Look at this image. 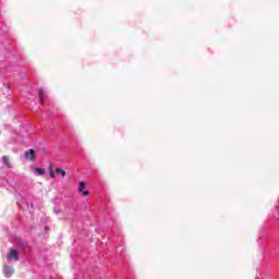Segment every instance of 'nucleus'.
Here are the masks:
<instances>
[{"instance_id": "f257e3e1", "label": "nucleus", "mask_w": 279, "mask_h": 279, "mask_svg": "<svg viewBox=\"0 0 279 279\" xmlns=\"http://www.w3.org/2000/svg\"><path fill=\"white\" fill-rule=\"evenodd\" d=\"M7 258L10 262L12 260L19 262L20 260L19 252H16V250L14 248H10L9 253L7 254Z\"/></svg>"}, {"instance_id": "f03ea898", "label": "nucleus", "mask_w": 279, "mask_h": 279, "mask_svg": "<svg viewBox=\"0 0 279 279\" xmlns=\"http://www.w3.org/2000/svg\"><path fill=\"white\" fill-rule=\"evenodd\" d=\"M24 156L26 160H32V162H34V160H36V150L29 149L25 151Z\"/></svg>"}, {"instance_id": "7ed1b4c3", "label": "nucleus", "mask_w": 279, "mask_h": 279, "mask_svg": "<svg viewBox=\"0 0 279 279\" xmlns=\"http://www.w3.org/2000/svg\"><path fill=\"white\" fill-rule=\"evenodd\" d=\"M3 271H4V275L7 276V278H11V276L14 274V268L4 266Z\"/></svg>"}, {"instance_id": "20e7f679", "label": "nucleus", "mask_w": 279, "mask_h": 279, "mask_svg": "<svg viewBox=\"0 0 279 279\" xmlns=\"http://www.w3.org/2000/svg\"><path fill=\"white\" fill-rule=\"evenodd\" d=\"M2 162L5 165V167H9V169L12 167L10 165V159L8 158V156L2 157Z\"/></svg>"}, {"instance_id": "39448f33", "label": "nucleus", "mask_w": 279, "mask_h": 279, "mask_svg": "<svg viewBox=\"0 0 279 279\" xmlns=\"http://www.w3.org/2000/svg\"><path fill=\"white\" fill-rule=\"evenodd\" d=\"M85 189H86V183H84L83 181H81V182L78 183V193H83Z\"/></svg>"}, {"instance_id": "423d86ee", "label": "nucleus", "mask_w": 279, "mask_h": 279, "mask_svg": "<svg viewBox=\"0 0 279 279\" xmlns=\"http://www.w3.org/2000/svg\"><path fill=\"white\" fill-rule=\"evenodd\" d=\"M34 171H36V173H38L39 175H45V173H47L44 168H35Z\"/></svg>"}, {"instance_id": "0eeeda50", "label": "nucleus", "mask_w": 279, "mask_h": 279, "mask_svg": "<svg viewBox=\"0 0 279 279\" xmlns=\"http://www.w3.org/2000/svg\"><path fill=\"white\" fill-rule=\"evenodd\" d=\"M56 173H60V175H62V178H64L66 175V171L62 170L61 168H57Z\"/></svg>"}, {"instance_id": "6e6552de", "label": "nucleus", "mask_w": 279, "mask_h": 279, "mask_svg": "<svg viewBox=\"0 0 279 279\" xmlns=\"http://www.w3.org/2000/svg\"><path fill=\"white\" fill-rule=\"evenodd\" d=\"M82 195H83V197H86V196L90 195V192H88V191H83V192H82Z\"/></svg>"}, {"instance_id": "1a4fd4ad", "label": "nucleus", "mask_w": 279, "mask_h": 279, "mask_svg": "<svg viewBox=\"0 0 279 279\" xmlns=\"http://www.w3.org/2000/svg\"><path fill=\"white\" fill-rule=\"evenodd\" d=\"M50 178H52V179L56 178V172H53V170H50Z\"/></svg>"}, {"instance_id": "9d476101", "label": "nucleus", "mask_w": 279, "mask_h": 279, "mask_svg": "<svg viewBox=\"0 0 279 279\" xmlns=\"http://www.w3.org/2000/svg\"><path fill=\"white\" fill-rule=\"evenodd\" d=\"M39 99L43 102V90H39Z\"/></svg>"}]
</instances>
